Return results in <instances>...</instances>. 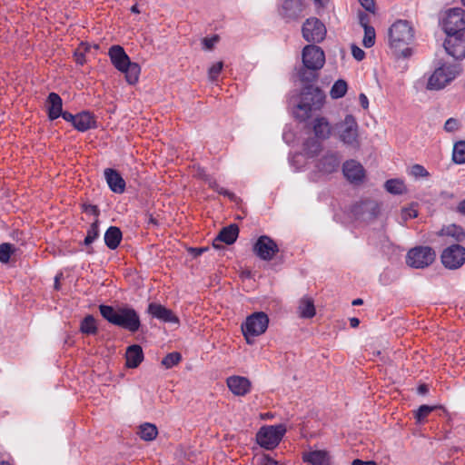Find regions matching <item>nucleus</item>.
Wrapping results in <instances>:
<instances>
[{"label": "nucleus", "mask_w": 465, "mask_h": 465, "mask_svg": "<svg viewBox=\"0 0 465 465\" xmlns=\"http://www.w3.org/2000/svg\"><path fill=\"white\" fill-rule=\"evenodd\" d=\"M351 54L357 61H361L365 57L364 51L354 45L351 46Z\"/></svg>", "instance_id": "48"}, {"label": "nucleus", "mask_w": 465, "mask_h": 465, "mask_svg": "<svg viewBox=\"0 0 465 465\" xmlns=\"http://www.w3.org/2000/svg\"><path fill=\"white\" fill-rule=\"evenodd\" d=\"M303 146L305 153L310 157L317 155L319 152L322 150L321 143L314 138H310L306 140Z\"/></svg>", "instance_id": "34"}, {"label": "nucleus", "mask_w": 465, "mask_h": 465, "mask_svg": "<svg viewBox=\"0 0 465 465\" xmlns=\"http://www.w3.org/2000/svg\"><path fill=\"white\" fill-rule=\"evenodd\" d=\"M440 259L444 267L456 270L465 262V248L460 244H452L442 251Z\"/></svg>", "instance_id": "12"}, {"label": "nucleus", "mask_w": 465, "mask_h": 465, "mask_svg": "<svg viewBox=\"0 0 465 465\" xmlns=\"http://www.w3.org/2000/svg\"><path fill=\"white\" fill-rule=\"evenodd\" d=\"M410 173L416 178L429 176L428 171L420 164L412 165Z\"/></svg>", "instance_id": "44"}, {"label": "nucleus", "mask_w": 465, "mask_h": 465, "mask_svg": "<svg viewBox=\"0 0 465 465\" xmlns=\"http://www.w3.org/2000/svg\"><path fill=\"white\" fill-rule=\"evenodd\" d=\"M362 44L366 48H370L375 44V29L372 26H365Z\"/></svg>", "instance_id": "38"}, {"label": "nucleus", "mask_w": 465, "mask_h": 465, "mask_svg": "<svg viewBox=\"0 0 465 465\" xmlns=\"http://www.w3.org/2000/svg\"><path fill=\"white\" fill-rule=\"evenodd\" d=\"M302 36L307 42L319 43L326 35L325 25L317 18H310L302 25Z\"/></svg>", "instance_id": "13"}, {"label": "nucleus", "mask_w": 465, "mask_h": 465, "mask_svg": "<svg viewBox=\"0 0 465 465\" xmlns=\"http://www.w3.org/2000/svg\"><path fill=\"white\" fill-rule=\"evenodd\" d=\"M15 248L12 243L4 242L0 244V262L7 263L10 261L11 255L15 252Z\"/></svg>", "instance_id": "36"}, {"label": "nucleus", "mask_w": 465, "mask_h": 465, "mask_svg": "<svg viewBox=\"0 0 465 465\" xmlns=\"http://www.w3.org/2000/svg\"><path fill=\"white\" fill-rule=\"evenodd\" d=\"M363 303V301L361 299H355L352 301V305H361Z\"/></svg>", "instance_id": "61"}, {"label": "nucleus", "mask_w": 465, "mask_h": 465, "mask_svg": "<svg viewBox=\"0 0 465 465\" xmlns=\"http://www.w3.org/2000/svg\"><path fill=\"white\" fill-rule=\"evenodd\" d=\"M434 409L432 406L421 405L415 413L417 421L422 422Z\"/></svg>", "instance_id": "40"}, {"label": "nucleus", "mask_w": 465, "mask_h": 465, "mask_svg": "<svg viewBox=\"0 0 465 465\" xmlns=\"http://www.w3.org/2000/svg\"><path fill=\"white\" fill-rule=\"evenodd\" d=\"M446 233L455 237L457 241H461L465 237V232L462 228L454 224L447 228Z\"/></svg>", "instance_id": "41"}, {"label": "nucleus", "mask_w": 465, "mask_h": 465, "mask_svg": "<svg viewBox=\"0 0 465 465\" xmlns=\"http://www.w3.org/2000/svg\"><path fill=\"white\" fill-rule=\"evenodd\" d=\"M101 315L111 324L135 332L141 326L139 314L129 306L114 308L110 305L102 304L99 306Z\"/></svg>", "instance_id": "1"}, {"label": "nucleus", "mask_w": 465, "mask_h": 465, "mask_svg": "<svg viewBox=\"0 0 465 465\" xmlns=\"http://www.w3.org/2000/svg\"><path fill=\"white\" fill-rule=\"evenodd\" d=\"M452 160L457 164L465 163V141H459L454 143Z\"/></svg>", "instance_id": "31"}, {"label": "nucleus", "mask_w": 465, "mask_h": 465, "mask_svg": "<svg viewBox=\"0 0 465 465\" xmlns=\"http://www.w3.org/2000/svg\"><path fill=\"white\" fill-rule=\"evenodd\" d=\"M359 100H360V104L363 109H367L369 107V100L364 94H361L359 95Z\"/></svg>", "instance_id": "53"}, {"label": "nucleus", "mask_w": 465, "mask_h": 465, "mask_svg": "<svg viewBox=\"0 0 465 465\" xmlns=\"http://www.w3.org/2000/svg\"><path fill=\"white\" fill-rule=\"evenodd\" d=\"M268 316L262 312H254L247 317L245 322L242 325V334L249 344L252 343L251 338L259 336L265 332L268 328Z\"/></svg>", "instance_id": "8"}, {"label": "nucleus", "mask_w": 465, "mask_h": 465, "mask_svg": "<svg viewBox=\"0 0 465 465\" xmlns=\"http://www.w3.org/2000/svg\"><path fill=\"white\" fill-rule=\"evenodd\" d=\"M325 63V55L321 47L306 45L302 50V64L304 69L299 73L302 82H311L316 75L315 71L320 70Z\"/></svg>", "instance_id": "5"}, {"label": "nucleus", "mask_w": 465, "mask_h": 465, "mask_svg": "<svg viewBox=\"0 0 465 465\" xmlns=\"http://www.w3.org/2000/svg\"><path fill=\"white\" fill-rule=\"evenodd\" d=\"M361 5L369 12H373L375 9L374 0H359Z\"/></svg>", "instance_id": "50"}, {"label": "nucleus", "mask_w": 465, "mask_h": 465, "mask_svg": "<svg viewBox=\"0 0 465 465\" xmlns=\"http://www.w3.org/2000/svg\"><path fill=\"white\" fill-rule=\"evenodd\" d=\"M300 316L302 318H312L315 315V307L313 301L310 298H302L298 307Z\"/></svg>", "instance_id": "30"}, {"label": "nucleus", "mask_w": 465, "mask_h": 465, "mask_svg": "<svg viewBox=\"0 0 465 465\" xmlns=\"http://www.w3.org/2000/svg\"><path fill=\"white\" fill-rule=\"evenodd\" d=\"M182 357L179 352H171L167 354L162 361V364L167 368L170 369L176 364H178L181 361Z\"/></svg>", "instance_id": "39"}, {"label": "nucleus", "mask_w": 465, "mask_h": 465, "mask_svg": "<svg viewBox=\"0 0 465 465\" xmlns=\"http://www.w3.org/2000/svg\"><path fill=\"white\" fill-rule=\"evenodd\" d=\"M137 433L142 440L150 441L156 438L158 430L154 424L146 422L139 427Z\"/></svg>", "instance_id": "29"}, {"label": "nucleus", "mask_w": 465, "mask_h": 465, "mask_svg": "<svg viewBox=\"0 0 465 465\" xmlns=\"http://www.w3.org/2000/svg\"><path fill=\"white\" fill-rule=\"evenodd\" d=\"M436 257L431 247L418 246L411 249L406 256V262L409 266L416 269H423L430 265Z\"/></svg>", "instance_id": "10"}, {"label": "nucleus", "mask_w": 465, "mask_h": 465, "mask_svg": "<svg viewBox=\"0 0 465 465\" xmlns=\"http://www.w3.org/2000/svg\"><path fill=\"white\" fill-rule=\"evenodd\" d=\"M63 101L56 93H50L46 100V109L50 120H55L62 114Z\"/></svg>", "instance_id": "24"}, {"label": "nucleus", "mask_w": 465, "mask_h": 465, "mask_svg": "<svg viewBox=\"0 0 465 465\" xmlns=\"http://www.w3.org/2000/svg\"><path fill=\"white\" fill-rule=\"evenodd\" d=\"M104 178L109 188L115 193H123L125 189V182L121 174L114 169L104 170Z\"/></svg>", "instance_id": "20"}, {"label": "nucleus", "mask_w": 465, "mask_h": 465, "mask_svg": "<svg viewBox=\"0 0 465 465\" xmlns=\"http://www.w3.org/2000/svg\"><path fill=\"white\" fill-rule=\"evenodd\" d=\"M254 253L262 260L271 261L279 252L277 243L269 236L262 235L258 238L253 246Z\"/></svg>", "instance_id": "15"}, {"label": "nucleus", "mask_w": 465, "mask_h": 465, "mask_svg": "<svg viewBox=\"0 0 465 465\" xmlns=\"http://www.w3.org/2000/svg\"><path fill=\"white\" fill-rule=\"evenodd\" d=\"M340 157L335 153L325 154L318 163L317 168L321 173H331L335 172L340 165Z\"/></svg>", "instance_id": "23"}, {"label": "nucleus", "mask_w": 465, "mask_h": 465, "mask_svg": "<svg viewBox=\"0 0 465 465\" xmlns=\"http://www.w3.org/2000/svg\"><path fill=\"white\" fill-rule=\"evenodd\" d=\"M126 365L129 368H136L143 359V350L140 345H131L127 348Z\"/></svg>", "instance_id": "26"}, {"label": "nucleus", "mask_w": 465, "mask_h": 465, "mask_svg": "<svg viewBox=\"0 0 465 465\" xmlns=\"http://www.w3.org/2000/svg\"><path fill=\"white\" fill-rule=\"evenodd\" d=\"M74 127L79 132H85L89 129L95 128V118L91 113L87 111H83L76 114L75 124Z\"/></svg>", "instance_id": "25"}, {"label": "nucleus", "mask_w": 465, "mask_h": 465, "mask_svg": "<svg viewBox=\"0 0 465 465\" xmlns=\"http://www.w3.org/2000/svg\"><path fill=\"white\" fill-rule=\"evenodd\" d=\"M226 383L232 393L236 396H245L251 391L252 383L246 377L231 376L227 378Z\"/></svg>", "instance_id": "17"}, {"label": "nucleus", "mask_w": 465, "mask_h": 465, "mask_svg": "<svg viewBox=\"0 0 465 465\" xmlns=\"http://www.w3.org/2000/svg\"><path fill=\"white\" fill-rule=\"evenodd\" d=\"M351 212L357 220L371 222L380 213V204L373 200H365L356 203Z\"/></svg>", "instance_id": "14"}, {"label": "nucleus", "mask_w": 465, "mask_h": 465, "mask_svg": "<svg viewBox=\"0 0 465 465\" xmlns=\"http://www.w3.org/2000/svg\"><path fill=\"white\" fill-rule=\"evenodd\" d=\"M239 228L236 224L223 227L213 240V245L216 249L222 247V243L232 244L238 237Z\"/></svg>", "instance_id": "19"}, {"label": "nucleus", "mask_w": 465, "mask_h": 465, "mask_svg": "<svg viewBox=\"0 0 465 465\" xmlns=\"http://www.w3.org/2000/svg\"><path fill=\"white\" fill-rule=\"evenodd\" d=\"M302 459L312 465H330L329 454L325 450H313L304 453Z\"/></svg>", "instance_id": "27"}, {"label": "nucleus", "mask_w": 465, "mask_h": 465, "mask_svg": "<svg viewBox=\"0 0 465 465\" xmlns=\"http://www.w3.org/2000/svg\"><path fill=\"white\" fill-rule=\"evenodd\" d=\"M342 172L348 181L358 183L362 181L365 175L363 166L355 160H349L343 163Z\"/></svg>", "instance_id": "18"}, {"label": "nucleus", "mask_w": 465, "mask_h": 465, "mask_svg": "<svg viewBox=\"0 0 465 465\" xmlns=\"http://www.w3.org/2000/svg\"><path fill=\"white\" fill-rule=\"evenodd\" d=\"M350 324H351V327L356 328L360 324V320L358 318H354V317L351 318L350 319Z\"/></svg>", "instance_id": "58"}, {"label": "nucleus", "mask_w": 465, "mask_h": 465, "mask_svg": "<svg viewBox=\"0 0 465 465\" xmlns=\"http://www.w3.org/2000/svg\"><path fill=\"white\" fill-rule=\"evenodd\" d=\"M206 249L203 248H193L191 250V252L193 254L194 257L200 256Z\"/></svg>", "instance_id": "57"}, {"label": "nucleus", "mask_w": 465, "mask_h": 465, "mask_svg": "<svg viewBox=\"0 0 465 465\" xmlns=\"http://www.w3.org/2000/svg\"><path fill=\"white\" fill-rule=\"evenodd\" d=\"M444 48L456 60L463 59L465 57V33L447 35Z\"/></svg>", "instance_id": "16"}, {"label": "nucleus", "mask_w": 465, "mask_h": 465, "mask_svg": "<svg viewBox=\"0 0 465 465\" xmlns=\"http://www.w3.org/2000/svg\"><path fill=\"white\" fill-rule=\"evenodd\" d=\"M360 25L365 29V26L369 25V16L366 14L360 15Z\"/></svg>", "instance_id": "54"}, {"label": "nucleus", "mask_w": 465, "mask_h": 465, "mask_svg": "<svg viewBox=\"0 0 465 465\" xmlns=\"http://www.w3.org/2000/svg\"><path fill=\"white\" fill-rule=\"evenodd\" d=\"M389 45L395 54L407 58L411 54L409 46L414 39V30L406 20H398L389 28Z\"/></svg>", "instance_id": "2"}, {"label": "nucleus", "mask_w": 465, "mask_h": 465, "mask_svg": "<svg viewBox=\"0 0 465 465\" xmlns=\"http://www.w3.org/2000/svg\"><path fill=\"white\" fill-rule=\"evenodd\" d=\"M351 465H377V463L372 460L364 461L361 460H354Z\"/></svg>", "instance_id": "56"}, {"label": "nucleus", "mask_w": 465, "mask_h": 465, "mask_svg": "<svg viewBox=\"0 0 465 465\" xmlns=\"http://www.w3.org/2000/svg\"><path fill=\"white\" fill-rule=\"evenodd\" d=\"M60 116H62L66 122L71 123L74 126L76 114L62 111V114Z\"/></svg>", "instance_id": "51"}, {"label": "nucleus", "mask_w": 465, "mask_h": 465, "mask_svg": "<svg viewBox=\"0 0 465 465\" xmlns=\"http://www.w3.org/2000/svg\"><path fill=\"white\" fill-rule=\"evenodd\" d=\"M84 210H85V212L90 213L95 215L96 217L99 215V210H98L97 206H95V205H91V204L87 205V206H85Z\"/></svg>", "instance_id": "55"}, {"label": "nucleus", "mask_w": 465, "mask_h": 465, "mask_svg": "<svg viewBox=\"0 0 465 465\" xmlns=\"http://www.w3.org/2000/svg\"><path fill=\"white\" fill-rule=\"evenodd\" d=\"M291 3H292V1L286 0V1L284 2V4H283V7H284V8H287Z\"/></svg>", "instance_id": "64"}, {"label": "nucleus", "mask_w": 465, "mask_h": 465, "mask_svg": "<svg viewBox=\"0 0 465 465\" xmlns=\"http://www.w3.org/2000/svg\"><path fill=\"white\" fill-rule=\"evenodd\" d=\"M131 11H132L133 13H135V14L140 13V11H139V9H138V6H137L136 5H133V6L131 7Z\"/></svg>", "instance_id": "62"}, {"label": "nucleus", "mask_w": 465, "mask_h": 465, "mask_svg": "<svg viewBox=\"0 0 465 465\" xmlns=\"http://www.w3.org/2000/svg\"><path fill=\"white\" fill-rule=\"evenodd\" d=\"M347 89V83L344 80L340 79L333 84L330 91V94L333 99L341 98L345 95Z\"/></svg>", "instance_id": "33"}, {"label": "nucleus", "mask_w": 465, "mask_h": 465, "mask_svg": "<svg viewBox=\"0 0 465 465\" xmlns=\"http://www.w3.org/2000/svg\"><path fill=\"white\" fill-rule=\"evenodd\" d=\"M458 210L460 213L465 214V199L460 203Z\"/></svg>", "instance_id": "59"}, {"label": "nucleus", "mask_w": 465, "mask_h": 465, "mask_svg": "<svg viewBox=\"0 0 465 465\" xmlns=\"http://www.w3.org/2000/svg\"><path fill=\"white\" fill-rule=\"evenodd\" d=\"M385 189L393 194H401L404 191V184L401 180L391 179L385 183Z\"/></svg>", "instance_id": "37"}, {"label": "nucleus", "mask_w": 465, "mask_h": 465, "mask_svg": "<svg viewBox=\"0 0 465 465\" xmlns=\"http://www.w3.org/2000/svg\"><path fill=\"white\" fill-rule=\"evenodd\" d=\"M442 27L447 35L465 33V10L459 7L448 10Z\"/></svg>", "instance_id": "11"}, {"label": "nucleus", "mask_w": 465, "mask_h": 465, "mask_svg": "<svg viewBox=\"0 0 465 465\" xmlns=\"http://www.w3.org/2000/svg\"><path fill=\"white\" fill-rule=\"evenodd\" d=\"M459 65L442 64L435 69L428 81V89L440 90L450 83L459 74Z\"/></svg>", "instance_id": "9"}, {"label": "nucleus", "mask_w": 465, "mask_h": 465, "mask_svg": "<svg viewBox=\"0 0 465 465\" xmlns=\"http://www.w3.org/2000/svg\"><path fill=\"white\" fill-rule=\"evenodd\" d=\"M218 41V36H213V37H205L203 39V48L206 49V50H211L213 49V47L214 46V45L217 43Z\"/></svg>", "instance_id": "46"}, {"label": "nucleus", "mask_w": 465, "mask_h": 465, "mask_svg": "<svg viewBox=\"0 0 465 465\" xmlns=\"http://www.w3.org/2000/svg\"><path fill=\"white\" fill-rule=\"evenodd\" d=\"M223 66V62H217L209 68L208 75L211 81L213 82L217 80L219 74L222 72Z\"/></svg>", "instance_id": "42"}, {"label": "nucleus", "mask_w": 465, "mask_h": 465, "mask_svg": "<svg viewBox=\"0 0 465 465\" xmlns=\"http://www.w3.org/2000/svg\"><path fill=\"white\" fill-rule=\"evenodd\" d=\"M418 390H419V392L421 394H424L428 391L427 386L424 384L420 385Z\"/></svg>", "instance_id": "60"}, {"label": "nucleus", "mask_w": 465, "mask_h": 465, "mask_svg": "<svg viewBox=\"0 0 465 465\" xmlns=\"http://www.w3.org/2000/svg\"><path fill=\"white\" fill-rule=\"evenodd\" d=\"M336 131L339 140L344 145L356 150L361 147L359 125L354 116L347 114L336 124Z\"/></svg>", "instance_id": "6"}, {"label": "nucleus", "mask_w": 465, "mask_h": 465, "mask_svg": "<svg viewBox=\"0 0 465 465\" xmlns=\"http://www.w3.org/2000/svg\"><path fill=\"white\" fill-rule=\"evenodd\" d=\"M325 95L319 87L305 86L301 94V102L295 111L296 118L305 121L312 111L320 110L323 105Z\"/></svg>", "instance_id": "4"}, {"label": "nucleus", "mask_w": 465, "mask_h": 465, "mask_svg": "<svg viewBox=\"0 0 465 465\" xmlns=\"http://www.w3.org/2000/svg\"><path fill=\"white\" fill-rule=\"evenodd\" d=\"M108 55L113 65L124 74L129 84H135L139 80L141 67L137 63L132 62L124 49L118 45L109 48Z\"/></svg>", "instance_id": "3"}, {"label": "nucleus", "mask_w": 465, "mask_h": 465, "mask_svg": "<svg viewBox=\"0 0 465 465\" xmlns=\"http://www.w3.org/2000/svg\"><path fill=\"white\" fill-rule=\"evenodd\" d=\"M258 465H279V462L270 458L268 455H263L257 459Z\"/></svg>", "instance_id": "47"}, {"label": "nucleus", "mask_w": 465, "mask_h": 465, "mask_svg": "<svg viewBox=\"0 0 465 465\" xmlns=\"http://www.w3.org/2000/svg\"><path fill=\"white\" fill-rule=\"evenodd\" d=\"M99 236V225L96 219L87 230V234L84 238V243L86 246L91 245Z\"/></svg>", "instance_id": "35"}, {"label": "nucleus", "mask_w": 465, "mask_h": 465, "mask_svg": "<svg viewBox=\"0 0 465 465\" xmlns=\"http://www.w3.org/2000/svg\"><path fill=\"white\" fill-rule=\"evenodd\" d=\"M402 215L405 219H412L418 216V212L413 208H407L402 211Z\"/></svg>", "instance_id": "49"}, {"label": "nucleus", "mask_w": 465, "mask_h": 465, "mask_svg": "<svg viewBox=\"0 0 465 465\" xmlns=\"http://www.w3.org/2000/svg\"><path fill=\"white\" fill-rule=\"evenodd\" d=\"M460 123L455 118H449L444 124V130L448 133L455 132L459 129Z\"/></svg>", "instance_id": "45"}, {"label": "nucleus", "mask_w": 465, "mask_h": 465, "mask_svg": "<svg viewBox=\"0 0 465 465\" xmlns=\"http://www.w3.org/2000/svg\"><path fill=\"white\" fill-rule=\"evenodd\" d=\"M80 331L84 334H96L97 326L95 319L92 315H87L81 322Z\"/></svg>", "instance_id": "32"}, {"label": "nucleus", "mask_w": 465, "mask_h": 465, "mask_svg": "<svg viewBox=\"0 0 465 465\" xmlns=\"http://www.w3.org/2000/svg\"><path fill=\"white\" fill-rule=\"evenodd\" d=\"M123 238L121 230L116 226H110L104 233V243L111 249L115 250Z\"/></svg>", "instance_id": "28"}, {"label": "nucleus", "mask_w": 465, "mask_h": 465, "mask_svg": "<svg viewBox=\"0 0 465 465\" xmlns=\"http://www.w3.org/2000/svg\"><path fill=\"white\" fill-rule=\"evenodd\" d=\"M312 130L317 139L327 140L332 134V126L325 117H317L312 122Z\"/></svg>", "instance_id": "22"}, {"label": "nucleus", "mask_w": 465, "mask_h": 465, "mask_svg": "<svg viewBox=\"0 0 465 465\" xmlns=\"http://www.w3.org/2000/svg\"><path fill=\"white\" fill-rule=\"evenodd\" d=\"M209 187L213 189L215 192H217L219 194H223L224 196H227L229 198H232L234 194L228 190H226L223 187H221L216 181L214 180H209L208 181Z\"/></svg>", "instance_id": "43"}, {"label": "nucleus", "mask_w": 465, "mask_h": 465, "mask_svg": "<svg viewBox=\"0 0 465 465\" xmlns=\"http://www.w3.org/2000/svg\"><path fill=\"white\" fill-rule=\"evenodd\" d=\"M148 312L154 318H157L164 322H178V318L173 312L158 303H150L148 306Z\"/></svg>", "instance_id": "21"}, {"label": "nucleus", "mask_w": 465, "mask_h": 465, "mask_svg": "<svg viewBox=\"0 0 465 465\" xmlns=\"http://www.w3.org/2000/svg\"><path fill=\"white\" fill-rule=\"evenodd\" d=\"M285 432L286 427L283 424L262 426L256 434V440L261 447L273 450L279 445Z\"/></svg>", "instance_id": "7"}, {"label": "nucleus", "mask_w": 465, "mask_h": 465, "mask_svg": "<svg viewBox=\"0 0 465 465\" xmlns=\"http://www.w3.org/2000/svg\"><path fill=\"white\" fill-rule=\"evenodd\" d=\"M74 56H75V61L77 64H84V62H85V56H84V54L80 52V51H76L74 53Z\"/></svg>", "instance_id": "52"}, {"label": "nucleus", "mask_w": 465, "mask_h": 465, "mask_svg": "<svg viewBox=\"0 0 465 465\" xmlns=\"http://www.w3.org/2000/svg\"><path fill=\"white\" fill-rule=\"evenodd\" d=\"M149 223L157 225L156 220L152 215L149 218Z\"/></svg>", "instance_id": "63"}]
</instances>
